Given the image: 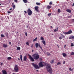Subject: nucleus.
<instances>
[{
	"mask_svg": "<svg viewBox=\"0 0 74 74\" xmlns=\"http://www.w3.org/2000/svg\"><path fill=\"white\" fill-rule=\"evenodd\" d=\"M24 12L25 14H27V12H26V11H24Z\"/></svg>",
	"mask_w": 74,
	"mask_h": 74,
	"instance_id": "de8ad7c7",
	"label": "nucleus"
},
{
	"mask_svg": "<svg viewBox=\"0 0 74 74\" xmlns=\"http://www.w3.org/2000/svg\"><path fill=\"white\" fill-rule=\"evenodd\" d=\"M42 42L44 45H45V41H44V40L42 41Z\"/></svg>",
	"mask_w": 74,
	"mask_h": 74,
	"instance_id": "aec40b11",
	"label": "nucleus"
},
{
	"mask_svg": "<svg viewBox=\"0 0 74 74\" xmlns=\"http://www.w3.org/2000/svg\"><path fill=\"white\" fill-rule=\"evenodd\" d=\"M0 74H1V73L0 72Z\"/></svg>",
	"mask_w": 74,
	"mask_h": 74,
	"instance_id": "0e129e2a",
	"label": "nucleus"
},
{
	"mask_svg": "<svg viewBox=\"0 0 74 74\" xmlns=\"http://www.w3.org/2000/svg\"><path fill=\"white\" fill-rule=\"evenodd\" d=\"M40 39L41 40H42V41H43L44 39V38L42 36H41V37H40Z\"/></svg>",
	"mask_w": 74,
	"mask_h": 74,
	"instance_id": "bb28decb",
	"label": "nucleus"
},
{
	"mask_svg": "<svg viewBox=\"0 0 74 74\" xmlns=\"http://www.w3.org/2000/svg\"><path fill=\"white\" fill-rule=\"evenodd\" d=\"M27 12L28 13V15L29 16L32 15V11L31 10H30V8L28 9L27 10Z\"/></svg>",
	"mask_w": 74,
	"mask_h": 74,
	"instance_id": "39448f33",
	"label": "nucleus"
},
{
	"mask_svg": "<svg viewBox=\"0 0 74 74\" xmlns=\"http://www.w3.org/2000/svg\"><path fill=\"white\" fill-rule=\"evenodd\" d=\"M1 5V3H0V5Z\"/></svg>",
	"mask_w": 74,
	"mask_h": 74,
	"instance_id": "e2e57ef3",
	"label": "nucleus"
},
{
	"mask_svg": "<svg viewBox=\"0 0 74 74\" xmlns=\"http://www.w3.org/2000/svg\"><path fill=\"white\" fill-rule=\"evenodd\" d=\"M71 47H74V44L73 43H71Z\"/></svg>",
	"mask_w": 74,
	"mask_h": 74,
	"instance_id": "7c9ffc66",
	"label": "nucleus"
},
{
	"mask_svg": "<svg viewBox=\"0 0 74 74\" xmlns=\"http://www.w3.org/2000/svg\"><path fill=\"white\" fill-rule=\"evenodd\" d=\"M61 64V63H60V62H58V63H57V65H59V64Z\"/></svg>",
	"mask_w": 74,
	"mask_h": 74,
	"instance_id": "e433bc0d",
	"label": "nucleus"
},
{
	"mask_svg": "<svg viewBox=\"0 0 74 74\" xmlns=\"http://www.w3.org/2000/svg\"><path fill=\"white\" fill-rule=\"evenodd\" d=\"M47 55H48V56H49V55H51V54H50V53H47Z\"/></svg>",
	"mask_w": 74,
	"mask_h": 74,
	"instance_id": "4c0bfd02",
	"label": "nucleus"
},
{
	"mask_svg": "<svg viewBox=\"0 0 74 74\" xmlns=\"http://www.w3.org/2000/svg\"><path fill=\"white\" fill-rule=\"evenodd\" d=\"M17 49L18 51L19 50L21 49V48L19 47H17Z\"/></svg>",
	"mask_w": 74,
	"mask_h": 74,
	"instance_id": "412c9836",
	"label": "nucleus"
},
{
	"mask_svg": "<svg viewBox=\"0 0 74 74\" xmlns=\"http://www.w3.org/2000/svg\"><path fill=\"white\" fill-rule=\"evenodd\" d=\"M26 45H29V42H26Z\"/></svg>",
	"mask_w": 74,
	"mask_h": 74,
	"instance_id": "2f4dec72",
	"label": "nucleus"
},
{
	"mask_svg": "<svg viewBox=\"0 0 74 74\" xmlns=\"http://www.w3.org/2000/svg\"><path fill=\"white\" fill-rule=\"evenodd\" d=\"M57 29H54V32H56V31H58V27H57Z\"/></svg>",
	"mask_w": 74,
	"mask_h": 74,
	"instance_id": "393cba45",
	"label": "nucleus"
},
{
	"mask_svg": "<svg viewBox=\"0 0 74 74\" xmlns=\"http://www.w3.org/2000/svg\"><path fill=\"white\" fill-rule=\"evenodd\" d=\"M62 32L64 34H65V35H66V34H69V33H68V32H64L63 31Z\"/></svg>",
	"mask_w": 74,
	"mask_h": 74,
	"instance_id": "f3484780",
	"label": "nucleus"
},
{
	"mask_svg": "<svg viewBox=\"0 0 74 74\" xmlns=\"http://www.w3.org/2000/svg\"><path fill=\"white\" fill-rule=\"evenodd\" d=\"M66 62V61H64L63 62V64H65V62Z\"/></svg>",
	"mask_w": 74,
	"mask_h": 74,
	"instance_id": "79ce46f5",
	"label": "nucleus"
},
{
	"mask_svg": "<svg viewBox=\"0 0 74 74\" xmlns=\"http://www.w3.org/2000/svg\"><path fill=\"white\" fill-rule=\"evenodd\" d=\"M72 6H74V3H73V4L72 5Z\"/></svg>",
	"mask_w": 74,
	"mask_h": 74,
	"instance_id": "3c124183",
	"label": "nucleus"
},
{
	"mask_svg": "<svg viewBox=\"0 0 74 74\" xmlns=\"http://www.w3.org/2000/svg\"><path fill=\"white\" fill-rule=\"evenodd\" d=\"M62 55L64 57H66V56H67V54H66L65 53H63Z\"/></svg>",
	"mask_w": 74,
	"mask_h": 74,
	"instance_id": "dca6fc26",
	"label": "nucleus"
},
{
	"mask_svg": "<svg viewBox=\"0 0 74 74\" xmlns=\"http://www.w3.org/2000/svg\"><path fill=\"white\" fill-rule=\"evenodd\" d=\"M12 8H10V10H12Z\"/></svg>",
	"mask_w": 74,
	"mask_h": 74,
	"instance_id": "6e6d98bb",
	"label": "nucleus"
},
{
	"mask_svg": "<svg viewBox=\"0 0 74 74\" xmlns=\"http://www.w3.org/2000/svg\"><path fill=\"white\" fill-rule=\"evenodd\" d=\"M33 44H32L31 46V48H33Z\"/></svg>",
	"mask_w": 74,
	"mask_h": 74,
	"instance_id": "09e8293b",
	"label": "nucleus"
},
{
	"mask_svg": "<svg viewBox=\"0 0 74 74\" xmlns=\"http://www.w3.org/2000/svg\"><path fill=\"white\" fill-rule=\"evenodd\" d=\"M5 34H6V36H8V34H7V33Z\"/></svg>",
	"mask_w": 74,
	"mask_h": 74,
	"instance_id": "603ef678",
	"label": "nucleus"
},
{
	"mask_svg": "<svg viewBox=\"0 0 74 74\" xmlns=\"http://www.w3.org/2000/svg\"><path fill=\"white\" fill-rule=\"evenodd\" d=\"M23 2H24L25 3H26L27 2V0H23Z\"/></svg>",
	"mask_w": 74,
	"mask_h": 74,
	"instance_id": "b1692460",
	"label": "nucleus"
},
{
	"mask_svg": "<svg viewBox=\"0 0 74 74\" xmlns=\"http://www.w3.org/2000/svg\"><path fill=\"white\" fill-rule=\"evenodd\" d=\"M2 72L3 74H7V71L5 70H2Z\"/></svg>",
	"mask_w": 74,
	"mask_h": 74,
	"instance_id": "9b49d317",
	"label": "nucleus"
},
{
	"mask_svg": "<svg viewBox=\"0 0 74 74\" xmlns=\"http://www.w3.org/2000/svg\"><path fill=\"white\" fill-rule=\"evenodd\" d=\"M58 12L59 13H60V9H59L58 10Z\"/></svg>",
	"mask_w": 74,
	"mask_h": 74,
	"instance_id": "72a5a7b5",
	"label": "nucleus"
},
{
	"mask_svg": "<svg viewBox=\"0 0 74 74\" xmlns=\"http://www.w3.org/2000/svg\"><path fill=\"white\" fill-rule=\"evenodd\" d=\"M31 64L34 67V68L36 69H40V67L38 66V65H37L36 64H34V63H31Z\"/></svg>",
	"mask_w": 74,
	"mask_h": 74,
	"instance_id": "20e7f679",
	"label": "nucleus"
},
{
	"mask_svg": "<svg viewBox=\"0 0 74 74\" xmlns=\"http://www.w3.org/2000/svg\"><path fill=\"white\" fill-rule=\"evenodd\" d=\"M8 14H10V13H11V12L8 11Z\"/></svg>",
	"mask_w": 74,
	"mask_h": 74,
	"instance_id": "a19ab883",
	"label": "nucleus"
},
{
	"mask_svg": "<svg viewBox=\"0 0 74 74\" xmlns=\"http://www.w3.org/2000/svg\"><path fill=\"white\" fill-rule=\"evenodd\" d=\"M51 7H52V6H51L48 5L47 7V8H48V9H50Z\"/></svg>",
	"mask_w": 74,
	"mask_h": 74,
	"instance_id": "a211bd4d",
	"label": "nucleus"
},
{
	"mask_svg": "<svg viewBox=\"0 0 74 74\" xmlns=\"http://www.w3.org/2000/svg\"><path fill=\"white\" fill-rule=\"evenodd\" d=\"M18 60H20V58H18Z\"/></svg>",
	"mask_w": 74,
	"mask_h": 74,
	"instance_id": "4d7b16f0",
	"label": "nucleus"
},
{
	"mask_svg": "<svg viewBox=\"0 0 74 74\" xmlns=\"http://www.w3.org/2000/svg\"><path fill=\"white\" fill-rule=\"evenodd\" d=\"M68 33L69 34H71L72 33V31L71 30H70L68 31Z\"/></svg>",
	"mask_w": 74,
	"mask_h": 74,
	"instance_id": "ddd939ff",
	"label": "nucleus"
},
{
	"mask_svg": "<svg viewBox=\"0 0 74 74\" xmlns=\"http://www.w3.org/2000/svg\"><path fill=\"white\" fill-rule=\"evenodd\" d=\"M7 59L8 60H11V57H8L7 58Z\"/></svg>",
	"mask_w": 74,
	"mask_h": 74,
	"instance_id": "5701e85b",
	"label": "nucleus"
},
{
	"mask_svg": "<svg viewBox=\"0 0 74 74\" xmlns=\"http://www.w3.org/2000/svg\"><path fill=\"white\" fill-rule=\"evenodd\" d=\"M25 34L26 36H27V32H26L25 33Z\"/></svg>",
	"mask_w": 74,
	"mask_h": 74,
	"instance_id": "c03bdc74",
	"label": "nucleus"
},
{
	"mask_svg": "<svg viewBox=\"0 0 74 74\" xmlns=\"http://www.w3.org/2000/svg\"><path fill=\"white\" fill-rule=\"evenodd\" d=\"M71 16H68V18H71Z\"/></svg>",
	"mask_w": 74,
	"mask_h": 74,
	"instance_id": "37998d69",
	"label": "nucleus"
},
{
	"mask_svg": "<svg viewBox=\"0 0 74 74\" xmlns=\"http://www.w3.org/2000/svg\"><path fill=\"white\" fill-rule=\"evenodd\" d=\"M49 5H52V1H51L50 3H49Z\"/></svg>",
	"mask_w": 74,
	"mask_h": 74,
	"instance_id": "f704fd0d",
	"label": "nucleus"
},
{
	"mask_svg": "<svg viewBox=\"0 0 74 74\" xmlns=\"http://www.w3.org/2000/svg\"><path fill=\"white\" fill-rule=\"evenodd\" d=\"M12 5L13 10H14V9H15V8L16 7L15 6V4H14V3H12Z\"/></svg>",
	"mask_w": 74,
	"mask_h": 74,
	"instance_id": "9d476101",
	"label": "nucleus"
},
{
	"mask_svg": "<svg viewBox=\"0 0 74 74\" xmlns=\"http://www.w3.org/2000/svg\"><path fill=\"white\" fill-rule=\"evenodd\" d=\"M1 37H5L4 35L2 34L1 35Z\"/></svg>",
	"mask_w": 74,
	"mask_h": 74,
	"instance_id": "c756f323",
	"label": "nucleus"
},
{
	"mask_svg": "<svg viewBox=\"0 0 74 74\" xmlns=\"http://www.w3.org/2000/svg\"><path fill=\"white\" fill-rule=\"evenodd\" d=\"M45 65L46 66V64L44 62H40L39 64V66L40 67H42Z\"/></svg>",
	"mask_w": 74,
	"mask_h": 74,
	"instance_id": "7ed1b4c3",
	"label": "nucleus"
},
{
	"mask_svg": "<svg viewBox=\"0 0 74 74\" xmlns=\"http://www.w3.org/2000/svg\"><path fill=\"white\" fill-rule=\"evenodd\" d=\"M14 2H15V3H18V0H14Z\"/></svg>",
	"mask_w": 74,
	"mask_h": 74,
	"instance_id": "58836bf2",
	"label": "nucleus"
},
{
	"mask_svg": "<svg viewBox=\"0 0 74 74\" xmlns=\"http://www.w3.org/2000/svg\"><path fill=\"white\" fill-rule=\"evenodd\" d=\"M27 28H29V26H27Z\"/></svg>",
	"mask_w": 74,
	"mask_h": 74,
	"instance_id": "864d4df0",
	"label": "nucleus"
},
{
	"mask_svg": "<svg viewBox=\"0 0 74 74\" xmlns=\"http://www.w3.org/2000/svg\"><path fill=\"white\" fill-rule=\"evenodd\" d=\"M34 50H32V52H34Z\"/></svg>",
	"mask_w": 74,
	"mask_h": 74,
	"instance_id": "5fc2aeb1",
	"label": "nucleus"
},
{
	"mask_svg": "<svg viewBox=\"0 0 74 74\" xmlns=\"http://www.w3.org/2000/svg\"><path fill=\"white\" fill-rule=\"evenodd\" d=\"M1 64V66H2L3 64V62H1V64Z\"/></svg>",
	"mask_w": 74,
	"mask_h": 74,
	"instance_id": "ea45409f",
	"label": "nucleus"
},
{
	"mask_svg": "<svg viewBox=\"0 0 74 74\" xmlns=\"http://www.w3.org/2000/svg\"><path fill=\"white\" fill-rule=\"evenodd\" d=\"M38 46H39V48H40V47H41V46L40 45H39Z\"/></svg>",
	"mask_w": 74,
	"mask_h": 74,
	"instance_id": "a18cd8bd",
	"label": "nucleus"
},
{
	"mask_svg": "<svg viewBox=\"0 0 74 74\" xmlns=\"http://www.w3.org/2000/svg\"><path fill=\"white\" fill-rule=\"evenodd\" d=\"M28 56L29 57V59L30 60L31 62H34V59H35V60H37L40 57L39 55L37 54L36 53L33 54L32 56H32L30 54H28Z\"/></svg>",
	"mask_w": 74,
	"mask_h": 74,
	"instance_id": "f257e3e1",
	"label": "nucleus"
},
{
	"mask_svg": "<svg viewBox=\"0 0 74 74\" xmlns=\"http://www.w3.org/2000/svg\"><path fill=\"white\" fill-rule=\"evenodd\" d=\"M50 27H51V28H52L53 27L52 26H51Z\"/></svg>",
	"mask_w": 74,
	"mask_h": 74,
	"instance_id": "13d9d810",
	"label": "nucleus"
},
{
	"mask_svg": "<svg viewBox=\"0 0 74 74\" xmlns=\"http://www.w3.org/2000/svg\"><path fill=\"white\" fill-rule=\"evenodd\" d=\"M69 70L70 71H73V69H71V68H70L69 69Z\"/></svg>",
	"mask_w": 74,
	"mask_h": 74,
	"instance_id": "473e14b6",
	"label": "nucleus"
},
{
	"mask_svg": "<svg viewBox=\"0 0 74 74\" xmlns=\"http://www.w3.org/2000/svg\"><path fill=\"white\" fill-rule=\"evenodd\" d=\"M66 11L68 12H69V13H71V11L70 10L67 9L66 10Z\"/></svg>",
	"mask_w": 74,
	"mask_h": 74,
	"instance_id": "4468645a",
	"label": "nucleus"
},
{
	"mask_svg": "<svg viewBox=\"0 0 74 74\" xmlns=\"http://www.w3.org/2000/svg\"><path fill=\"white\" fill-rule=\"evenodd\" d=\"M16 33H18V32H16Z\"/></svg>",
	"mask_w": 74,
	"mask_h": 74,
	"instance_id": "680f3d73",
	"label": "nucleus"
},
{
	"mask_svg": "<svg viewBox=\"0 0 74 74\" xmlns=\"http://www.w3.org/2000/svg\"><path fill=\"white\" fill-rule=\"evenodd\" d=\"M36 71H37V72L38 71V70H37Z\"/></svg>",
	"mask_w": 74,
	"mask_h": 74,
	"instance_id": "bf43d9fd",
	"label": "nucleus"
},
{
	"mask_svg": "<svg viewBox=\"0 0 74 74\" xmlns=\"http://www.w3.org/2000/svg\"><path fill=\"white\" fill-rule=\"evenodd\" d=\"M40 60H41L42 59V58H40Z\"/></svg>",
	"mask_w": 74,
	"mask_h": 74,
	"instance_id": "052dcab7",
	"label": "nucleus"
},
{
	"mask_svg": "<svg viewBox=\"0 0 74 74\" xmlns=\"http://www.w3.org/2000/svg\"><path fill=\"white\" fill-rule=\"evenodd\" d=\"M61 36H60L59 38V39H60V40H62V38H63H63H65V36H64V35H62L61 34Z\"/></svg>",
	"mask_w": 74,
	"mask_h": 74,
	"instance_id": "6e6552de",
	"label": "nucleus"
},
{
	"mask_svg": "<svg viewBox=\"0 0 74 74\" xmlns=\"http://www.w3.org/2000/svg\"><path fill=\"white\" fill-rule=\"evenodd\" d=\"M47 70L49 74H52V69L51 66V64H47Z\"/></svg>",
	"mask_w": 74,
	"mask_h": 74,
	"instance_id": "f03ea898",
	"label": "nucleus"
},
{
	"mask_svg": "<svg viewBox=\"0 0 74 74\" xmlns=\"http://www.w3.org/2000/svg\"><path fill=\"white\" fill-rule=\"evenodd\" d=\"M36 5H41V3L37 2L36 3Z\"/></svg>",
	"mask_w": 74,
	"mask_h": 74,
	"instance_id": "4be33fe9",
	"label": "nucleus"
},
{
	"mask_svg": "<svg viewBox=\"0 0 74 74\" xmlns=\"http://www.w3.org/2000/svg\"><path fill=\"white\" fill-rule=\"evenodd\" d=\"M71 55H74V52H72L71 53Z\"/></svg>",
	"mask_w": 74,
	"mask_h": 74,
	"instance_id": "cd10ccee",
	"label": "nucleus"
},
{
	"mask_svg": "<svg viewBox=\"0 0 74 74\" xmlns=\"http://www.w3.org/2000/svg\"><path fill=\"white\" fill-rule=\"evenodd\" d=\"M20 58L21 59V62H23V61L22 60V55H20Z\"/></svg>",
	"mask_w": 74,
	"mask_h": 74,
	"instance_id": "6ab92c4d",
	"label": "nucleus"
},
{
	"mask_svg": "<svg viewBox=\"0 0 74 74\" xmlns=\"http://www.w3.org/2000/svg\"><path fill=\"white\" fill-rule=\"evenodd\" d=\"M14 71L15 72H18L19 71V68L17 65H15L14 68Z\"/></svg>",
	"mask_w": 74,
	"mask_h": 74,
	"instance_id": "423d86ee",
	"label": "nucleus"
},
{
	"mask_svg": "<svg viewBox=\"0 0 74 74\" xmlns=\"http://www.w3.org/2000/svg\"><path fill=\"white\" fill-rule=\"evenodd\" d=\"M23 60L24 61H26V60H27V57L26 56H24V57Z\"/></svg>",
	"mask_w": 74,
	"mask_h": 74,
	"instance_id": "f8f14e48",
	"label": "nucleus"
},
{
	"mask_svg": "<svg viewBox=\"0 0 74 74\" xmlns=\"http://www.w3.org/2000/svg\"><path fill=\"white\" fill-rule=\"evenodd\" d=\"M38 8H39V7H38V6H35V10L37 12H39Z\"/></svg>",
	"mask_w": 74,
	"mask_h": 74,
	"instance_id": "0eeeda50",
	"label": "nucleus"
},
{
	"mask_svg": "<svg viewBox=\"0 0 74 74\" xmlns=\"http://www.w3.org/2000/svg\"><path fill=\"white\" fill-rule=\"evenodd\" d=\"M9 43L10 45H11V42H10Z\"/></svg>",
	"mask_w": 74,
	"mask_h": 74,
	"instance_id": "8fccbe9b",
	"label": "nucleus"
},
{
	"mask_svg": "<svg viewBox=\"0 0 74 74\" xmlns=\"http://www.w3.org/2000/svg\"><path fill=\"white\" fill-rule=\"evenodd\" d=\"M3 46L4 48H7L8 47V45L7 44H3Z\"/></svg>",
	"mask_w": 74,
	"mask_h": 74,
	"instance_id": "1a4fd4ad",
	"label": "nucleus"
},
{
	"mask_svg": "<svg viewBox=\"0 0 74 74\" xmlns=\"http://www.w3.org/2000/svg\"><path fill=\"white\" fill-rule=\"evenodd\" d=\"M54 62L53 60H51V62H50L51 64L53 63Z\"/></svg>",
	"mask_w": 74,
	"mask_h": 74,
	"instance_id": "c85d7f7f",
	"label": "nucleus"
},
{
	"mask_svg": "<svg viewBox=\"0 0 74 74\" xmlns=\"http://www.w3.org/2000/svg\"><path fill=\"white\" fill-rule=\"evenodd\" d=\"M37 38L36 37L35 39L33 40V42H34V41H36V40H37Z\"/></svg>",
	"mask_w": 74,
	"mask_h": 74,
	"instance_id": "a878e982",
	"label": "nucleus"
},
{
	"mask_svg": "<svg viewBox=\"0 0 74 74\" xmlns=\"http://www.w3.org/2000/svg\"><path fill=\"white\" fill-rule=\"evenodd\" d=\"M48 15L49 16H50L51 15V14L49 13L48 14Z\"/></svg>",
	"mask_w": 74,
	"mask_h": 74,
	"instance_id": "c9c22d12",
	"label": "nucleus"
},
{
	"mask_svg": "<svg viewBox=\"0 0 74 74\" xmlns=\"http://www.w3.org/2000/svg\"><path fill=\"white\" fill-rule=\"evenodd\" d=\"M38 46L39 45L38 43H36L35 47L36 48H38Z\"/></svg>",
	"mask_w": 74,
	"mask_h": 74,
	"instance_id": "2eb2a0df",
	"label": "nucleus"
},
{
	"mask_svg": "<svg viewBox=\"0 0 74 74\" xmlns=\"http://www.w3.org/2000/svg\"><path fill=\"white\" fill-rule=\"evenodd\" d=\"M40 49H41L42 50V51H43V50H42V47H40Z\"/></svg>",
	"mask_w": 74,
	"mask_h": 74,
	"instance_id": "49530a36",
	"label": "nucleus"
}]
</instances>
